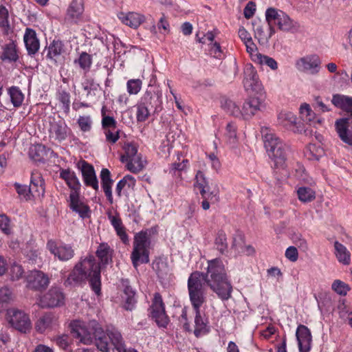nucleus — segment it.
Returning a JSON list of instances; mask_svg holds the SVG:
<instances>
[{
    "mask_svg": "<svg viewBox=\"0 0 352 352\" xmlns=\"http://www.w3.org/2000/svg\"><path fill=\"white\" fill-rule=\"evenodd\" d=\"M49 131L50 137L60 142L67 138L69 128L65 122L59 120L58 122H53L50 124Z\"/></svg>",
    "mask_w": 352,
    "mask_h": 352,
    "instance_id": "5701e85b",
    "label": "nucleus"
},
{
    "mask_svg": "<svg viewBox=\"0 0 352 352\" xmlns=\"http://www.w3.org/2000/svg\"><path fill=\"white\" fill-rule=\"evenodd\" d=\"M135 184V179L131 175H127L120 180L116 188V192L118 197L122 195V190L127 186L128 188H133Z\"/></svg>",
    "mask_w": 352,
    "mask_h": 352,
    "instance_id": "37998d69",
    "label": "nucleus"
},
{
    "mask_svg": "<svg viewBox=\"0 0 352 352\" xmlns=\"http://www.w3.org/2000/svg\"><path fill=\"white\" fill-rule=\"evenodd\" d=\"M195 186L199 190V192L208 188L207 182L201 171H198L196 174Z\"/></svg>",
    "mask_w": 352,
    "mask_h": 352,
    "instance_id": "69168bd1",
    "label": "nucleus"
},
{
    "mask_svg": "<svg viewBox=\"0 0 352 352\" xmlns=\"http://www.w3.org/2000/svg\"><path fill=\"white\" fill-rule=\"evenodd\" d=\"M24 273V270L21 265L17 263H13L11 265L10 274L12 280H19Z\"/></svg>",
    "mask_w": 352,
    "mask_h": 352,
    "instance_id": "052dcab7",
    "label": "nucleus"
},
{
    "mask_svg": "<svg viewBox=\"0 0 352 352\" xmlns=\"http://www.w3.org/2000/svg\"><path fill=\"white\" fill-rule=\"evenodd\" d=\"M150 113L147 107L144 103H141L138 105L137 107V120L138 122L145 121Z\"/></svg>",
    "mask_w": 352,
    "mask_h": 352,
    "instance_id": "0e129e2a",
    "label": "nucleus"
},
{
    "mask_svg": "<svg viewBox=\"0 0 352 352\" xmlns=\"http://www.w3.org/2000/svg\"><path fill=\"white\" fill-rule=\"evenodd\" d=\"M80 129L83 131H89L91 127V121L89 116H81L78 120Z\"/></svg>",
    "mask_w": 352,
    "mask_h": 352,
    "instance_id": "338daca9",
    "label": "nucleus"
},
{
    "mask_svg": "<svg viewBox=\"0 0 352 352\" xmlns=\"http://www.w3.org/2000/svg\"><path fill=\"white\" fill-rule=\"evenodd\" d=\"M335 129L343 142L352 146V113L347 118L336 120Z\"/></svg>",
    "mask_w": 352,
    "mask_h": 352,
    "instance_id": "ddd939ff",
    "label": "nucleus"
},
{
    "mask_svg": "<svg viewBox=\"0 0 352 352\" xmlns=\"http://www.w3.org/2000/svg\"><path fill=\"white\" fill-rule=\"evenodd\" d=\"M299 351L309 352L311 349L312 337L310 330L305 325L298 327L296 332Z\"/></svg>",
    "mask_w": 352,
    "mask_h": 352,
    "instance_id": "a211bd4d",
    "label": "nucleus"
},
{
    "mask_svg": "<svg viewBox=\"0 0 352 352\" xmlns=\"http://www.w3.org/2000/svg\"><path fill=\"white\" fill-rule=\"evenodd\" d=\"M127 91L131 95L137 94L141 89L142 81L140 79H131L126 83Z\"/></svg>",
    "mask_w": 352,
    "mask_h": 352,
    "instance_id": "6e6d98bb",
    "label": "nucleus"
},
{
    "mask_svg": "<svg viewBox=\"0 0 352 352\" xmlns=\"http://www.w3.org/2000/svg\"><path fill=\"white\" fill-rule=\"evenodd\" d=\"M124 294L126 296L125 298L124 308L126 310H132L136 302L135 299V292L131 288L126 287L124 289Z\"/></svg>",
    "mask_w": 352,
    "mask_h": 352,
    "instance_id": "8fccbe9b",
    "label": "nucleus"
},
{
    "mask_svg": "<svg viewBox=\"0 0 352 352\" xmlns=\"http://www.w3.org/2000/svg\"><path fill=\"white\" fill-rule=\"evenodd\" d=\"M47 248L51 254H54L60 261H67L72 259L75 254L71 245L67 244L58 245L53 240L47 241Z\"/></svg>",
    "mask_w": 352,
    "mask_h": 352,
    "instance_id": "4468645a",
    "label": "nucleus"
},
{
    "mask_svg": "<svg viewBox=\"0 0 352 352\" xmlns=\"http://www.w3.org/2000/svg\"><path fill=\"white\" fill-rule=\"evenodd\" d=\"M24 43L29 55H34L39 50L40 43L36 37V32L27 28L23 36Z\"/></svg>",
    "mask_w": 352,
    "mask_h": 352,
    "instance_id": "a878e982",
    "label": "nucleus"
},
{
    "mask_svg": "<svg viewBox=\"0 0 352 352\" xmlns=\"http://www.w3.org/2000/svg\"><path fill=\"white\" fill-rule=\"evenodd\" d=\"M113 250L107 243H100L96 250V254L98 258L100 266H104L112 261Z\"/></svg>",
    "mask_w": 352,
    "mask_h": 352,
    "instance_id": "c756f323",
    "label": "nucleus"
},
{
    "mask_svg": "<svg viewBox=\"0 0 352 352\" xmlns=\"http://www.w3.org/2000/svg\"><path fill=\"white\" fill-rule=\"evenodd\" d=\"M252 25L254 27V36L261 43H267L270 38L275 33V29L272 25L268 26L269 32H265L263 26L261 24V21L260 20H254L252 22Z\"/></svg>",
    "mask_w": 352,
    "mask_h": 352,
    "instance_id": "cd10ccee",
    "label": "nucleus"
},
{
    "mask_svg": "<svg viewBox=\"0 0 352 352\" xmlns=\"http://www.w3.org/2000/svg\"><path fill=\"white\" fill-rule=\"evenodd\" d=\"M0 58L3 61L8 63L16 62L18 60L19 52L14 41H10L8 43L2 46Z\"/></svg>",
    "mask_w": 352,
    "mask_h": 352,
    "instance_id": "bb28decb",
    "label": "nucleus"
},
{
    "mask_svg": "<svg viewBox=\"0 0 352 352\" xmlns=\"http://www.w3.org/2000/svg\"><path fill=\"white\" fill-rule=\"evenodd\" d=\"M101 266L92 254L81 258L65 280L66 286H79L89 280V285L96 295L101 292Z\"/></svg>",
    "mask_w": 352,
    "mask_h": 352,
    "instance_id": "f03ea898",
    "label": "nucleus"
},
{
    "mask_svg": "<svg viewBox=\"0 0 352 352\" xmlns=\"http://www.w3.org/2000/svg\"><path fill=\"white\" fill-rule=\"evenodd\" d=\"M108 217L120 240L124 244H127L129 243V238L121 219L118 216H113L111 214H109Z\"/></svg>",
    "mask_w": 352,
    "mask_h": 352,
    "instance_id": "72a5a7b5",
    "label": "nucleus"
},
{
    "mask_svg": "<svg viewBox=\"0 0 352 352\" xmlns=\"http://www.w3.org/2000/svg\"><path fill=\"white\" fill-rule=\"evenodd\" d=\"M153 269L156 271L158 277L160 278H164L169 272L167 264L164 261H158L155 263Z\"/></svg>",
    "mask_w": 352,
    "mask_h": 352,
    "instance_id": "13d9d810",
    "label": "nucleus"
},
{
    "mask_svg": "<svg viewBox=\"0 0 352 352\" xmlns=\"http://www.w3.org/2000/svg\"><path fill=\"white\" fill-rule=\"evenodd\" d=\"M320 60L316 55L307 56L297 60L296 65L298 70L316 74L319 72Z\"/></svg>",
    "mask_w": 352,
    "mask_h": 352,
    "instance_id": "f3484780",
    "label": "nucleus"
},
{
    "mask_svg": "<svg viewBox=\"0 0 352 352\" xmlns=\"http://www.w3.org/2000/svg\"><path fill=\"white\" fill-rule=\"evenodd\" d=\"M100 179L104 192L108 201L111 204H113V195L111 191L113 180L111 178L110 171L107 168L102 169L100 172Z\"/></svg>",
    "mask_w": 352,
    "mask_h": 352,
    "instance_id": "7c9ffc66",
    "label": "nucleus"
},
{
    "mask_svg": "<svg viewBox=\"0 0 352 352\" xmlns=\"http://www.w3.org/2000/svg\"><path fill=\"white\" fill-rule=\"evenodd\" d=\"M278 121L279 124L283 126L284 127L288 129L294 131L295 129H298L297 118L292 112H280L278 116Z\"/></svg>",
    "mask_w": 352,
    "mask_h": 352,
    "instance_id": "2f4dec72",
    "label": "nucleus"
},
{
    "mask_svg": "<svg viewBox=\"0 0 352 352\" xmlns=\"http://www.w3.org/2000/svg\"><path fill=\"white\" fill-rule=\"evenodd\" d=\"M244 89L247 91L261 93L263 87L259 80L256 70L251 64L246 65L244 69V78L243 80Z\"/></svg>",
    "mask_w": 352,
    "mask_h": 352,
    "instance_id": "9b49d317",
    "label": "nucleus"
},
{
    "mask_svg": "<svg viewBox=\"0 0 352 352\" xmlns=\"http://www.w3.org/2000/svg\"><path fill=\"white\" fill-rule=\"evenodd\" d=\"M331 289L340 296H346L350 290L349 285L340 280H334L332 283Z\"/></svg>",
    "mask_w": 352,
    "mask_h": 352,
    "instance_id": "09e8293b",
    "label": "nucleus"
},
{
    "mask_svg": "<svg viewBox=\"0 0 352 352\" xmlns=\"http://www.w3.org/2000/svg\"><path fill=\"white\" fill-rule=\"evenodd\" d=\"M27 287L33 290L45 289L49 283L50 278L47 274L39 270H32L26 276Z\"/></svg>",
    "mask_w": 352,
    "mask_h": 352,
    "instance_id": "2eb2a0df",
    "label": "nucleus"
},
{
    "mask_svg": "<svg viewBox=\"0 0 352 352\" xmlns=\"http://www.w3.org/2000/svg\"><path fill=\"white\" fill-rule=\"evenodd\" d=\"M81 171L85 184L98 190L99 188L98 182L93 166L84 162Z\"/></svg>",
    "mask_w": 352,
    "mask_h": 352,
    "instance_id": "b1692460",
    "label": "nucleus"
},
{
    "mask_svg": "<svg viewBox=\"0 0 352 352\" xmlns=\"http://www.w3.org/2000/svg\"><path fill=\"white\" fill-rule=\"evenodd\" d=\"M157 30L164 34H168L170 32V24L168 18L163 14L157 23Z\"/></svg>",
    "mask_w": 352,
    "mask_h": 352,
    "instance_id": "4d7b16f0",
    "label": "nucleus"
},
{
    "mask_svg": "<svg viewBox=\"0 0 352 352\" xmlns=\"http://www.w3.org/2000/svg\"><path fill=\"white\" fill-rule=\"evenodd\" d=\"M118 17L123 24L135 29L145 21L144 15L135 12H120Z\"/></svg>",
    "mask_w": 352,
    "mask_h": 352,
    "instance_id": "412c9836",
    "label": "nucleus"
},
{
    "mask_svg": "<svg viewBox=\"0 0 352 352\" xmlns=\"http://www.w3.org/2000/svg\"><path fill=\"white\" fill-rule=\"evenodd\" d=\"M283 12L273 8L267 9L265 12V20L267 22L268 26L272 25L273 23L277 24L278 20L280 17V13Z\"/></svg>",
    "mask_w": 352,
    "mask_h": 352,
    "instance_id": "de8ad7c7",
    "label": "nucleus"
},
{
    "mask_svg": "<svg viewBox=\"0 0 352 352\" xmlns=\"http://www.w3.org/2000/svg\"><path fill=\"white\" fill-rule=\"evenodd\" d=\"M13 300L12 291L8 287H1L0 289V312L6 310Z\"/></svg>",
    "mask_w": 352,
    "mask_h": 352,
    "instance_id": "4c0bfd02",
    "label": "nucleus"
},
{
    "mask_svg": "<svg viewBox=\"0 0 352 352\" xmlns=\"http://www.w3.org/2000/svg\"><path fill=\"white\" fill-rule=\"evenodd\" d=\"M300 114L301 119L309 125L316 126L317 124H321L322 120L317 118L315 113L311 110L308 104L304 103L300 107Z\"/></svg>",
    "mask_w": 352,
    "mask_h": 352,
    "instance_id": "c85d7f7f",
    "label": "nucleus"
},
{
    "mask_svg": "<svg viewBox=\"0 0 352 352\" xmlns=\"http://www.w3.org/2000/svg\"><path fill=\"white\" fill-rule=\"evenodd\" d=\"M84 12L83 0H72L67 10L66 19L76 23L81 19Z\"/></svg>",
    "mask_w": 352,
    "mask_h": 352,
    "instance_id": "4be33fe9",
    "label": "nucleus"
},
{
    "mask_svg": "<svg viewBox=\"0 0 352 352\" xmlns=\"http://www.w3.org/2000/svg\"><path fill=\"white\" fill-rule=\"evenodd\" d=\"M276 25L280 30L284 32H296L299 28L298 23L292 20L285 12L280 13V17Z\"/></svg>",
    "mask_w": 352,
    "mask_h": 352,
    "instance_id": "f704fd0d",
    "label": "nucleus"
},
{
    "mask_svg": "<svg viewBox=\"0 0 352 352\" xmlns=\"http://www.w3.org/2000/svg\"><path fill=\"white\" fill-rule=\"evenodd\" d=\"M7 320L12 327L21 333H27L32 329L29 316L23 311L10 309L7 311Z\"/></svg>",
    "mask_w": 352,
    "mask_h": 352,
    "instance_id": "1a4fd4ad",
    "label": "nucleus"
},
{
    "mask_svg": "<svg viewBox=\"0 0 352 352\" xmlns=\"http://www.w3.org/2000/svg\"><path fill=\"white\" fill-rule=\"evenodd\" d=\"M151 240L146 232L141 231L134 236L133 248L131 254L132 264L137 269L140 264L149 263Z\"/></svg>",
    "mask_w": 352,
    "mask_h": 352,
    "instance_id": "423d86ee",
    "label": "nucleus"
},
{
    "mask_svg": "<svg viewBox=\"0 0 352 352\" xmlns=\"http://www.w3.org/2000/svg\"><path fill=\"white\" fill-rule=\"evenodd\" d=\"M58 324V318L53 312H47L39 318L36 323V329L40 333L56 327Z\"/></svg>",
    "mask_w": 352,
    "mask_h": 352,
    "instance_id": "aec40b11",
    "label": "nucleus"
},
{
    "mask_svg": "<svg viewBox=\"0 0 352 352\" xmlns=\"http://www.w3.org/2000/svg\"><path fill=\"white\" fill-rule=\"evenodd\" d=\"M96 345L102 352H109L113 346L117 350L122 347L123 340L120 333L114 328L107 329L104 333L102 329L100 335H95Z\"/></svg>",
    "mask_w": 352,
    "mask_h": 352,
    "instance_id": "6e6552de",
    "label": "nucleus"
},
{
    "mask_svg": "<svg viewBox=\"0 0 352 352\" xmlns=\"http://www.w3.org/2000/svg\"><path fill=\"white\" fill-rule=\"evenodd\" d=\"M63 52V43L60 41H54L48 47L47 56L50 59L56 60Z\"/></svg>",
    "mask_w": 352,
    "mask_h": 352,
    "instance_id": "ea45409f",
    "label": "nucleus"
},
{
    "mask_svg": "<svg viewBox=\"0 0 352 352\" xmlns=\"http://www.w3.org/2000/svg\"><path fill=\"white\" fill-rule=\"evenodd\" d=\"M200 194L201 195L203 199L208 200L212 204H214L219 202V196L218 190H214L211 192H209L206 189H204L200 192Z\"/></svg>",
    "mask_w": 352,
    "mask_h": 352,
    "instance_id": "5fc2aeb1",
    "label": "nucleus"
},
{
    "mask_svg": "<svg viewBox=\"0 0 352 352\" xmlns=\"http://www.w3.org/2000/svg\"><path fill=\"white\" fill-rule=\"evenodd\" d=\"M298 199L302 202H309L315 199V192L308 187H300L297 190Z\"/></svg>",
    "mask_w": 352,
    "mask_h": 352,
    "instance_id": "c03bdc74",
    "label": "nucleus"
},
{
    "mask_svg": "<svg viewBox=\"0 0 352 352\" xmlns=\"http://www.w3.org/2000/svg\"><path fill=\"white\" fill-rule=\"evenodd\" d=\"M14 186L19 197L25 201L31 200L34 197H43L45 193L44 180L37 173L32 175L29 186L18 183H15Z\"/></svg>",
    "mask_w": 352,
    "mask_h": 352,
    "instance_id": "0eeeda50",
    "label": "nucleus"
},
{
    "mask_svg": "<svg viewBox=\"0 0 352 352\" xmlns=\"http://www.w3.org/2000/svg\"><path fill=\"white\" fill-rule=\"evenodd\" d=\"M69 201L70 208L81 218L85 219L89 216V208L80 199V193H70Z\"/></svg>",
    "mask_w": 352,
    "mask_h": 352,
    "instance_id": "6ab92c4d",
    "label": "nucleus"
},
{
    "mask_svg": "<svg viewBox=\"0 0 352 352\" xmlns=\"http://www.w3.org/2000/svg\"><path fill=\"white\" fill-rule=\"evenodd\" d=\"M151 314L159 327H166L168 323V317L165 311V306L162 296L155 293L151 306Z\"/></svg>",
    "mask_w": 352,
    "mask_h": 352,
    "instance_id": "9d476101",
    "label": "nucleus"
},
{
    "mask_svg": "<svg viewBox=\"0 0 352 352\" xmlns=\"http://www.w3.org/2000/svg\"><path fill=\"white\" fill-rule=\"evenodd\" d=\"M205 285L214 292L222 300L231 297L232 286L228 280L223 262L219 258L208 261L206 272H194L188 280V289L197 287L204 296H206Z\"/></svg>",
    "mask_w": 352,
    "mask_h": 352,
    "instance_id": "f257e3e1",
    "label": "nucleus"
},
{
    "mask_svg": "<svg viewBox=\"0 0 352 352\" xmlns=\"http://www.w3.org/2000/svg\"><path fill=\"white\" fill-rule=\"evenodd\" d=\"M124 155L121 156L122 162H125L129 158L140 154L138 153V146L133 143H126L124 146Z\"/></svg>",
    "mask_w": 352,
    "mask_h": 352,
    "instance_id": "a18cd8bd",
    "label": "nucleus"
},
{
    "mask_svg": "<svg viewBox=\"0 0 352 352\" xmlns=\"http://www.w3.org/2000/svg\"><path fill=\"white\" fill-rule=\"evenodd\" d=\"M190 301L192 305L194 313V334L199 337L209 331L208 320L206 317L201 307L206 303V296H204L197 287H192L190 292H188Z\"/></svg>",
    "mask_w": 352,
    "mask_h": 352,
    "instance_id": "7ed1b4c3",
    "label": "nucleus"
},
{
    "mask_svg": "<svg viewBox=\"0 0 352 352\" xmlns=\"http://www.w3.org/2000/svg\"><path fill=\"white\" fill-rule=\"evenodd\" d=\"M265 107V104L263 99L259 97H252L243 104L241 109L242 118L246 120L250 119Z\"/></svg>",
    "mask_w": 352,
    "mask_h": 352,
    "instance_id": "dca6fc26",
    "label": "nucleus"
},
{
    "mask_svg": "<svg viewBox=\"0 0 352 352\" xmlns=\"http://www.w3.org/2000/svg\"><path fill=\"white\" fill-rule=\"evenodd\" d=\"M9 13L8 9L3 6H0V27L4 29L6 32L10 30Z\"/></svg>",
    "mask_w": 352,
    "mask_h": 352,
    "instance_id": "3c124183",
    "label": "nucleus"
},
{
    "mask_svg": "<svg viewBox=\"0 0 352 352\" xmlns=\"http://www.w3.org/2000/svg\"><path fill=\"white\" fill-rule=\"evenodd\" d=\"M335 254L338 261L343 265H349L351 262V253L347 248L339 243H334Z\"/></svg>",
    "mask_w": 352,
    "mask_h": 352,
    "instance_id": "c9c22d12",
    "label": "nucleus"
},
{
    "mask_svg": "<svg viewBox=\"0 0 352 352\" xmlns=\"http://www.w3.org/2000/svg\"><path fill=\"white\" fill-rule=\"evenodd\" d=\"M253 61L259 65H266L272 70H276L278 68V63L276 60L265 55H254Z\"/></svg>",
    "mask_w": 352,
    "mask_h": 352,
    "instance_id": "79ce46f5",
    "label": "nucleus"
},
{
    "mask_svg": "<svg viewBox=\"0 0 352 352\" xmlns=\"http://www.w3.org/2000/svg\"><path fill=\"white\" fill-rule=\"evenodd\" d=\"M71 333L79 342L89 345L93 343L95 335H100L102 327L95 320L85 322L75 320L70 322Z\"/></svg>",
    "mask_w": 352,
    "mask_h": 352,
    "instance_id": "39448f33",
    "label": "nucleus"
},
{
    "mask_svg": "<svg viewBox=\"0 0 352 352\" xmlns=\"http://www.w3.org/2000/svg\"><path fill=\"white\" fill-rule=\"evenodd\" d=\"M0 230L7 235L12 233L10 220L5 214H0Z\"/></svg>",
    "mask_w": 352,
    "mask_h": 352,
    "instance_id": "680f3d73",
    "label": "nucleus"
},
{
    "mask_svg": "<svg viewBox=\"0 0 352 352\" xmlns=\"http://www.w3.org/2000/svg\"><path fill=\"white\" fill-rule=\"evenodd\" d=\"M226 136L230 144H235L236 142V126L232 123L228 124L226 126Z\"/></svg>",
    "mask_w": 352,
    "mask_h": 352,
    "instance_id": "bf43d9fd",
    "label": "nucleus"
},
{
    "mask_svg": "<svg viewBox=\"0 0 352 352\" xmlns=\"http://www.w3.org/2000/svg\"><path fill=\"white\" fill-rule=\"evenodd\" d=\"M331 102L336 107L352 113V98L337 94L333 96Z\"/></svg>",
    "mask_w": 352,
    "mask_h": 352,
    "instance_id": "e433bc0d",
    "label": "nucleus"
},
{
    "mask_svg": "<svg viewBox=\"0 0 352 352\" xmlns=\"http://www.w3.org/2000/svg\"><path fill=\"white\" fill-rule=\"evenodd\" d=\"M65 295L61 289L52 287L47 293L41 296L38 305L42 308H54L64 304Z\"/></svg>",
    "mask_w": 352,
    "mask_h": 352,
    "instance_id": "f8f14e48",
    "label": "nucleus"
},
{
    "mask_svg": "<svg viewBox=\"0 0 352 352\" xmlns=\"http://www.w3.org/2000/svg\"><path fill=\"white\" fill-rule=\"evenodd\" d=\"M60 177L66 182L71 190L70 193H80L81 184L74 171L69 169H61Z\"/></svg>",
    "mask_w": 352,
    "mask_h": 352,
    "instance_id": "393cba45",
    "label": "nucleus"
},
{
    "mask_svg": "<svg viewBox=\"0 0 352 352\" xmlns=\"http://www.w3.org/2000/svg\"><path fill=\"white\" fill-rule=\"evenodd\" d=\"M261 133L269 156L274 160L276 166L283 167L287 157V146L268 128L263 127Z\"/></svg>",
    "mask_w": 352,
    "mask_h": 352,
    "instance_id": "20e7f679",
    "label": "nucleus"
},
{
    "mask_svg": "<svg viewBox=\"0 0 352 352\" xmlns=\"http://www.w3.org/2000/svg\"><path fill=\"white\" fill-rule=\"evenodd\" d=\"M124 163H126V166L130 172L138 173L145 167L146 161L140 153L126 160Z\"/></svg>",
    "mask_w": 352,
    "mask_h": 352,
    "instance_id": "473e14b6",
    "label": "nucleus"
},
{
    "mask_svg": "<svg viewBox=\"0 0 352 352\" xmlns=\"http://www.w3.org/2000/svg\"><path fill=\"white\" fill-rule=\"evenodd\" d=\"M215 245L217 249L221 253L225 254L228 249V243L226 234L223 232H219L217 237L215 240Z\"/></svg>",
    "mask_w": 352,
    "mask_h": 352,
    "instance_id": "864d4df0",
    "label": "nucleus"
},
{
    "mask_svg": "<svg viewBox=\"0 0 352 352\" xmlns=\"http://www.w3.org/2000/svg\"><path fill=\"white\" fill-rule=\"evenodd\" d=\"M104 135L106 138V140L111 143L115 144L118 139L120 138V130L113 129H109L104 130Z\"/></svg>",
    "mask_w": 352,
    "mask_h": 352,
    "instance_id": "e2e57ef3",
    "label": "nucleus"
},
{
    "mask_svg": "<svg viewBox=\"0 0 352 352\" xmlns=\"http://www.w3.org/2000/svg\"><path fill=\"white\" fill-rule=\"evenodd\" d=\"M117 122L116 120L111 116H104L102 119V126L104 130L109 129H116Z\"/></svg>",
    "mask_w": 352,
    "mask_h": 352,
    "instance_id": "774afa93",
    "label": "nucleus"
},
{
    "mask_svg": "<svg viewBox=\"0 0 352 352\" xmlns=\"http://www.w3.org/2000/svg\"><path fill=\"white\" fill-rule=\"evenodd\" d=\"M8 94L10 101L14 107L21 106L24 100V95L19 87L15 86L11 87L8 89Z\"/></svg>",
    "mask_w": 352,
    "mask_h": 352,
    "instance_id": "a19ab883",
    "label": "nucleus"
},
{
    "mask_svg": "<svg viewBox=\"0 0 352 352\" xmlns=\"http://www.w3.org/2000/svg\"><path fill=\"white\" fill-rule=\"evenodd\" d=\"M221 107L229 114L235 117H242L241 109L235 102L224 99L221 101Z\"/></svg>",
    "mask_w": 352,
    "mask_h": 352,
    "instance_id": "58836bf2",
    "label": "nucleus"
},
{
    "mask_svg": "<svg viewBox=\"0 0 352 352\" xmlns=\"http://www.w3.org/2000/svg\"><path fill=\"white\" fill-rule=\"evenodd\" d=\"M74 62L78 63L81 69L85 72H88L92 64V58L91 55L87 52H82L78 59L75 60Z\"/></svg>",
    "mask_w": 352,
    "mask_h": 352,
    "instance_id": "49530a36",
    "label": "nucleus"
},
{
    "mask_svg": "<svg viewBox=\"0 0 352 352\" xmlns=\"http://www.w3.org/2000/svg\"><path fill=\"white\" fill-rule=\"evenodd\" d=\"M57 99L62 104V109L65 112H68L70 107V94L65 91H59L57 94Z\"/></svg>",
    "mask_w": 352,
    "mask_h": 352,
    "instance_id": "603ef678",
    "label": "nucleus"
}]
</instances>
